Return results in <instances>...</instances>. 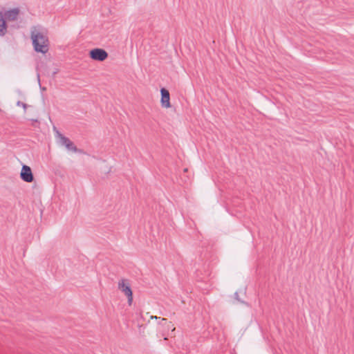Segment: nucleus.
<instances>
[{
	"mask_svg": "<svg viewBox=\"0 0 354 354\" xmlns=\"http://www.w3.org/2000/svg\"><path fill=\"white\" fill-rule=\"evenodd\" d=\"M118 289L127 297L128 304L131 305L133 301V292L131 289L129 281L125 279H122L119 281Z\"/></svg>",
	"mask_w": 354,
	"mask_h": 354,
	"instance_id": "2",
	"label": "nucleus"
},
{
	"mask_svg": "<svg viewBox=\"0 0 354 354\" xmlns=\"http://www.w3.org/2000/svg\"><path fill=\"white\" fill-rule=\"evenodd\" d=\"M175 329H176V328H175V327H174V328H172L171 331H172V332H174V331L175 330Z\"/></svg>",
	"mask_w": 354,
	"mask_h": 354,
	"instance_id": "13",
	"label": "nucleus"
},
{
	"mask_svg": "<svg viewBox=\"0 0 354 354\" xmlns=\"http://www.w3.org/2000/svg\"><path fill=\"white\" fill-rule=\"evenodd\" d=\"M160 93L162 106L166 108H169L171 106V104L169 102L170 97L169 91L166 88H162L160 90Z\"/></svg>",
	"mask_w": 354,
	"mask_h": 354,
	"instance_id": "7",
	"label": "nucleus"
},
{
	"mask_svg": "<svg viewBox=\"0 0 354 354\" xmlns=\"http://www.w3.org/2000/svg\"><path fill=\"white\" fill-rule=\"evenodd\" d=\"M56 136L59 139V144L65 146V147L68 150L73 152L78 151L77 148L74 145V143L68 138L62 134L59 131H56Z\"/></svg>",
	"mask_w": 354,
	"mask_h": 354,
	"instance_id": "3",
	"label": "nucleus"
},
{
	"mask_svg": "<svg viewBox=\"0 0 354 354\" xmlns=\"http://www.w3.org/2000/svg\"><path fill=\"white\" fill-rule=\"evenodd\" d=\"M30 37L36 52L45 54L48 51L49 41L46 30L33 26L31 28Z\"/></svg>",
	"mask_w": 354,
	"mask_h": 354,
	"instance_id": "1",
	"label": "nucleus"
},
{
	"mask_svg": "<svg viewBox=\"0 0 354 354\" xmlns=\"http://www.w3.org/2000/svg\"><path fill=\"white\" fill-rule=\"evenodd\" d=\"M151 318L152 319H158V317L156 316H152Z\"/></svg>",
	"mask_w": 354,
	"mask_h": 354,
	"instance_id": "12",
	"label": "nucleus"
},
{
	"mask_svg": "<svg viewBox=\"0 0 354 354\" xmlns=\"http://www.w3.org/2000/svg\"><path fill=\"white\" fill-rule=\"evenodd\" d=\"M19 12L20 10L19 8H13L12 10L5 12L3 17L4 19L8 21H15L18 17Z\"/></svg>",
	"mask_w": 354,
	"mask_h": 354,
	"instance_id": "6",
	"label": "nucleus"
},
{
	"mask_svg": "<svg viewBox=\"0 0 354 354\" xmlns=\"http://www.w3.org/2000/svg\"><path fill=\"white\" fill-rule=\"evenodd\" d=\"M167 319H165V318H162V319H161V322H160V324H162V325H164V324H167Z\"/></svg>",
	"mask_w": 354,
	"mask_h": 354,
	"instance_id": "10",
	"label": "nucleus"
},
{
	"mask_svg": "<svg viewBox=\"0 0 354 354\" xmlns=\"http://www.w3.org/2000/svg\"><path fill=\"white\" fill-rule=\"evenodd\" d=\"M21 178L26 183H32L34 180L31 168L28 165H23L20 173Z\"/></svg>",
	"mask_w": 354,
	"mask_h": 354,
	"instance_id": "5",
	"label": "nucleus"
},
{
	"mask_svg": "<svg viewBox=\"0 0 354 354\" xmlns=\"http://www.w3.org/2000/svg\"><path fill=\"white\" fill-rule=\"evenodd\" d=\"M7 32V26L6 21L0 12V36H3Z\"/></svg>",
	"mask_w": 354,
	"mask_h": 354,
	"instance_id": "8",
	"label": "nucleus"
},
{
	"mask_svg": "<svg viewBox=\"0 0 354 354\" xmlns=\"http://www.w3.org/2000/svg\"><path fill=\"white\" fill-rule=\"evenodd\" d=\"M90 57L93 60L102 62L108 57V53L102 48H94L89 53Z\"/></svg>",
	"mask_w": 354,
	"mask_h": 354,
	"instance_id": "4",
	"label": "nucleus"
},
{
	"mask_svg": "<svg viewBox=\"0 0 354 354\" xmlns=\"http://www.w3.org/2000/svg\"><path fill=\"white\" fill-rule=\"evenodd\" d=\"M37 80H38L39 84H40V77H39V74L37 75Z\"/></svg>",
	"mask_w": 354,
	"mask_h": 354,
	"instance_id": "11",
	"label": "nucleus"
},
{
	"mask_svg": "<svg viewBox=\"0 0 354 354\" xmlns=\"http://www.w3.org/2000/svg\"><path fill=\"white\" fill-rule=\"evenodd\" d=\"M17 106H21V107H23V108H24V111H26V109H27V108H28V104H26V103H24V102H21V101H18V102H17Z\"/></svg>",
	"mask_w": 354,
	"mask_h": 354,
	"instance_id": "9",
	"label": "nucleus"
}]
</instances>
